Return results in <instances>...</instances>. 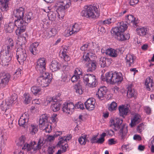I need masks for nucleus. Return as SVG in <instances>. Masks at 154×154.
Listing matches in <instances>:
<instances>
[{
	"label": "nucleus",
	"instance_id": "9d476101",
	"mask_svg": "<svg viewBox=\"0 0 154 154\" xmlns=\"http://www.w3.org/2000/svg\"><path fill=\"white\" fill-rule=\"evenodd\" d=\"M44 144L43 140L40 139L35 146L36 145V142L34 141H31L29 143L24 145V146L22 148V149H26L27 151H30L32 149H33V151H36L41 149Z\"/></svg>",
	"mask_w": 154,
	"mask_h": 154
},
{
	"label": "nucleus",
	"instance_id": "ddd939ff",
	"mask_svg": "<svg viewBox=\"0 0 154 154\" xmlns=\"http://www.w3.org/2000/svg\"><path fill=\"white\" fill-rule=\"evenodd\" d=\"M26 54L24 49H17V57L20 64H23L26 59Z\"/></svg>",
	"mask_w": 154,
	"mask_h": 154
},
{
	"label": "nucleus",
	"instance_id": "0eeeda50",
	"mask_svg": "<svg viewBox=\"0 0 154 154\" xmlns=\"http://www.w3.org/2000/svg\"><path fill=\"white\" fill-rule=\"evenodd\" d=\"M83 57V60L86 63L87 72H90L94 71L96 68V63L95 61L91 59L89 57V53H85Z\"/></svg>",
	"mask_w": 154,
	"mask_h": 154
},
{
	"label": "nucleus",
	"instance_id": "c85d7f7f",
	"mask_svg": "<svg viewBox=\"0 0 154 154\" xmlns=\"http://www.w3.org/2000/svg\"><path fill=\"white\" fill-rule=\"evenodd\" d=\"M103 49H102L101 51L102 53H104L105 52L104 51L103 52ZM105 53L106 54L111 57H116L117 55V52L114 49H107Z\"/></svg>",
	"mask_w": 154,
	"mask_h": 154
},
{
	"label": "nucleus",
	"instance_id": "20e7f679",
	"mask_svg": "<svg viewBox=\"0 0 154 154\" xmlns=\"http://www.w3.org/2000/svg\"><path fill=\"white\" fill-rule=\"evenodd\" d=\"M105 79L108 83L113 85L120 83L123 80V76L120 72H111L106 74Z\"/></svg>",
	"mask_w": 154,
	"mask_h": 154
},
{
	"label": "nucleus",
	"instance_id": "f704fd0d",
	"mask_svg": "<svg viewBox=\"0 0 154 154\" xmlns=\"http://www.w3.org/2000/svg\"><path fill=\"white\" fill-rule=\"evenodd\" d=\"M79 143L82 145H85L87 142L88 141L87 139V135L82 134L78 139Z\"/></svg>",
	"mask_w": 154,
	"mask_h": 154
},
{
	"label": "nucleus",
	"instance_id": "c756f323",
	"mask_svg": "<svg viewBox=\"0 0 154 154\" xmlns=\"http://www.w3.org/2000/svg\"><path fill=\"white\" fill-rule=\"evenodd\" d=\"M67 49H61L60 52V55L61 58H63L65 61H68L69 57L67 54Z\"/></svg>",
	"mask_w": 154,
	"mask_h": 154
},
{
	"label": "nucleus",
	"instance_id": "c9c22d12",
	"mask_svg": "<svg viewBox=\"0 0 154 154\" xmlns=\"http://www.w3.org/2000/svg\"><path fill=\"white\" fill-rule=\"evenodd\" d=\"M31 91L33 94L36 96L40 94L41 89L38 87L34 86L31 88Z\"/></svg>",
	"mask_w": 154,
	"mask_h": 154
},
{
	"label": "nucleus",
	"instance_id": "dca6fc26",
	"mask_svg": "<svg viewBox=\"0 0 154 154\" xmlns=\"http://www.w3.org/2000/svg\"><path fill=\"white\" fill-rule=\"evenodd\" d=\"M131 119V122L129 124L130 126L132 128L140 122L142 120L141 116L138 113H135L132 114Z\"/></svg>",
	"mask_w": 154,
	"mask_h": 154
},
{
	"label": "nucleus",
	"instance_id": "69168bd1",
	"mask_svg": "<svg viewBox=\"0 0 154 154\" xmlns=\"http://www.w3.org/2000/svg\"><path fill=\"white\" fill-rule=\"evenodd\" d=\"M53 99L52 98L50 97H47L46 98V100L45 103H47V104L49 103L52 101Z\"/></svg>",
	"mask_w": 154,
	"mask_h": 154
},
{
	"label": "nucleus",
	"instance_id": "2f4dec72",
	"mask_svg": "<svg viewBox=\"0 0 154 154\" xmlns=\"http://www.w3.org/2000/svg\"><path fill=\"white\" fill-rule=\"evenodd\" d=\"M9 0H0L1 3V8L3 11H6L8 9V2Z\"/></svg>",
	"mask_w": 154,
	"mask_h": 154
},
{
	"label": "nucleus",
	"instance_id": "9b49d317",
	"mask_svg": "<svg viewBox=\"0 0 154 154\" xmlns=\"http://www.w3.org/2000/svg\"><path fill=\"white\" fill-rule=\"evenodd\" d=\"M83 82L88 86L93 88L95 87L97 81L95 77L93 75L86 74L83 77Z\"/></svg>",
	"mask_w": 154,
	"mask_h": 154
},
{
	"label": "nucleus",
	"instance_id": "412c9836",
	"mask_svg": "<svg viewBox=\"0 0 154 154\" xmlns=\"http://www.w3.org/2000/svg\"><path fill=\"white\" fill-rule=\"evenodd\" d=\"M111 61L110 59L102 57L100 59L99 63L101 67L104 68L109 66L111 63Z\"/></svg>",
	"mask_w": 154,
	"mask_h": 154
},
{
	"label": "nucleus",
	"instance_id": "4d7b16f0",
	"mask_svg": "<svg viewBox=\"0 0 154 154\" xmlns=\"http://www.w3.org/2000/svg\"><path fill=\"white\" fill-rule=\"evenodd\" d=\"M69 80V79L68 78L67 76L66 75H64L62 76L61 80L62 82L66 83Z\"/></svg>",
	"mask_w": 154,
	"mask_h": 154
},
{
	"label": "nucleus",
	"instance_id": "052dcab7",
	"mask_svg": "<svg viewBox=\"0 0 154 154\" xmlns=\"http://www.w3.org/2000/svg\"><path fill=\"white\" fill-rule=\"evenodd\" d=\"M29 51L31 53L34 55H36L38 52L37 49H29Z\"/></svg>",
	"mask_w": 154,
	"mask_h": 154
},
{
	"label": "nucleus",
	"instance_id": "864d4df0",
	"mask_svg": "<svg viewBox=\"0 0 154 154\" xmlns=\"http://www.w3.org/2000/svg\"><path fill=\"white\" fill-rule=\"evenodd\" d=\"M57 32V30L56 28H53L49 32V34H50L51 36L55 35Z\"/></svg>",
	"mask_w": 154,
	"mask_h": 154
},
{
	"label": "nucleus",
	"instance_id": "f03ea898",
	"mask_svg": "<svg viewBox=\"0 0 154 154\" xmlns=\"http://www.w3.org/2000/svg\"><path fill=\"white\" fill-rule=\"evenodd\" d=\"M127 26L126 23L121 22L118 26L113 28L111 31L112 35H115V38L119 41H124L130 38L128 34H124L123 32L127 29Z\"/></svg>",
	"mask_w": 154,
	"mask_h": 154
},
{
	"label": "nucleus",
	"instance_id": "338daca9",
	"mask_svg": "<svg viewBox=\"0 0 154 154\" xmlns=\"http://www.w3.org/2000/svg\"><path fill=\"white\" fill-rule=\"evenodd\" d=\"M38 43L37 42H34L30 45L31 48H36L38 45Z\"/></svg>",
	"mask_w": 154,
	"mask_h": 154
},
{
	"label": "nucleus",
	"instance_id": "c03bdc74",
	"mask_svg": "<svg viewBox=\"0 0 154 154\" xmlns=\"http://www.w3.org/2000/svg\"><path fill=\"white\" fill-rule=\"evenodd\" d=\"M60 103H56L52 105L51 107L54 112H56L60 109Z\"/></svg>",
	"mask_w": 154,
	"mask_h": 154
},
{
	"label": "nucleus",
	"instance_id": "4468645a",
	"mask_svg": "<svg viewBox=\"0 0 154 154\" xmlns=\"http://www.w3.org/2000/svg\"><path fill=\"white\" fill-rule=\"evenodd\" d=\"M11 75L9 73H2L0 74V87L3 88L8 84Z\"/></svg>",
	"mask_w": 154,
	"mask_h": 154
},
{
	"label": "nucleus",
	"instance_id": "aec40b11",
	"mask_svg": "<svg viewBox=\"0 0 154 154\" xmlns=\"http://www.w3.org/2000/svg\"><path fill=\"white\" fill-rule=\"evenodd\" d=\"M136 57L133 54H127L125 58L127 65L129 66H133L136 61Z\"/></svg>",
	"mask_w": 154,
	"mask_h": 154
},
{
	"label": "nucleus",
	"instance_id": "49530a36",
	"mask_svg": "<svg viewBox=\"0 0 154 154\" xmlns=\"http://www.w3.org/2000/svg\"><path fill=\"white\" fill-rule=\"evenodd\" d=\"M24 103L26 104H28L30 102L31 98L29 96V95L28 94H24Z\"/></svg>",
	"mask_w": 154,
	"mask_h": 154
},
{
	"label": "nucleus",
	"instance_id": "4c0bfd02",
	"mask_svg": "<svg viewBox=\"0 0 154 154\" xmlns=\"http://www.w3.org/2000/svg\"><path fill=\"white\" fill-rule=\"evenodd\" d=\"M57 16V12L50 11L48 14V16L49 20L53 21L55 20Z\"/></svg>",
	"mask_w": 154,
	"mask_h": 154
},
{
	"label": "nucleus",
	"instance_id": "bf43d9fd",
	"mask_svg": "<svg viewBox=\"0 0 154 154\" xmlns=\"http://www.w3.org/2000/svg\"><path fill=\"white\" fill-rule=\"evenodd\" d=\"M100 23L101 25L106 24H109L111 23V22L109 21V19L104 21H100Z\"/></svg>",
	"mask_w": 154,
	"mask_h": 154
},
{
	"label": "nucleus",
	"instance_id": "8fccbe9b",
	"mask_svg": "<svg viewBox=\"0 0 154 154\" xmlns=\"http://www.w3.org/2000/svg\"><path fill=\"white\" fill-rule=\"evenodd\" d=\"M144 126L143 123L140 124L137 127V130L139 133H141L144 129Z\"/></svg>",
	"mask_w": 154,
	"mask_h": 154
},
{
	"label": "nucleus",
	"instance_id": "3c124183",
	"mask_svg": "<svg viewBox=\"0 0 154 154\" xmlns=\"http://www.w3.org/2000/svg\"><path fill=\"white\" fill-rule=\"evenodd\" d=\"M74 108L83 109L84 108L83 104L81 102H79L74 106Z\"/></svg>",
	"mask_w": 154,
	"mask_h": 154
},
{
	"label": "nucleus",
	"instance_id": "680f3d73",
	"mask_svg": "<svg viewBox=\"0 0 154 154\" xmlns=\"http://www.w3.org/2000/svg\"><path fill=\"white\" fill-rule=\"evenodd\" d=\"M138 2V0H130L129 3L131 5L133 6L137 4Z\"/></svg>",
	"mask_w": 154,
	"mask_h": 154
},
{
	"label": "nucleus",
	"instance_id": "b1692460",
	"mask_svg": "<svg viewBox=\"0 0 154 154\" xmlns=\"http://www.w3.org/2000/svg\"><path fill=\"white\" fill-rule=\"evenodd\" d=\"M107 91L106 88L105 86L100 87L98 89L96 95L97 96L98 98L100 99L103 98L104 95L106 94Z\"/></svg>",
	"mask_w": 154,
	"mask_h": 154
},
{
	"label": "nucleus",
	"instance_id": "72a5a7b5",
	"mask_svg": "<svg viewBox=\"0 0 154 154\" xmlns=\"http://www.w3.org/2000/svg\"><path fill=\"white\" fill-rule=\"evenodd\" d=\"M58 2L60 3V5L67 8L69 7L71 4L70 0H58Z\"/></svg>",
	"mask_w": 154,
	"mask_h": 154
},
{
	"label": "nucleus",
	"instance_id": "473e14b6",
	"mask_svg": "<svg viewBox=\"0 0 154 154\" xmlns=\"http://www.w3.org/2000/svg\"><path fill=\"white\" fill-rule=\"evenodd\" d=\"M15 22V21H14ZM15 23L10 22L6 26L5 31L7 33H11L13 32L14 30Z\"/></svg>",
	"mask_w": 154,
	"mask_h": 154
},
{
	"label": "nucleus",
	"instance_id": "a878e982",
	"mask_svg": "<svg viewBox=\"0 0 154 154\" xmlns=\"http://www.w3.org/2000/svg\"><path fill=\"white\" fill-rule=\"evenodd\" d=\"M60 67V64L57 60H54L52 61L50 68L52 72H55L59 69Z\"/></svg>",
	"mask_w": 154,
	"mask_h": 154
},
{
	"label": "nucleus",
	"instance_id": "79ce46f5",
	"mask_svg": "<svg viewBox=\"0 0 154 154\" xmlns=\"http://www.w3.org/2000/svg\"><path fill=\"white\" fill-rule=\"evenodd\" d=\"M8 125L9 128H12L16 125V122L14 120V118L10 116V118L8 119Z\"/></svg>",
	"mask_w": 154,
	"mask_h": 154
},
{
	"label": "nucleus",
	"instance_id": "6e6d98bb",
	"mask_svg": "<svg viewBox=\"0 0 154 154\" xmlns=\"http://www.w3.org/2000/svg\"><path fill=\"white\" fill-rule=\"evenodd\" d=\"M68 147V144L65 143L63 145L60 146V147L62 149V151L63 152H65L67 148Z\"/></svg>",
	"mask_w": 154,
	"mask_h": 154
},
{
	"label": "nucleus",
	"instance_id": "603ef678",
	"mask_svg": "<svg viewBox=\"0 0 154 154\" xmlns=\"http://www.w3.org/2000/svg\"><path fill=\"white\" fill-rule=\"evenodd\" d=\"M82 70L81 68H76L74 71V74L80 77L82 75Z\"/></svg>",
	"mask_w": 154,
	"mask_h": 154
},
{
	"label": "nucleus",
	"instance_id": "de8ad7c7",
	"mask_svg": "<svg viewBox=\"0 0 154 154\" xmlns=\"http://www.w3.org/2000/svg\"><path fill=\"white\" fill-rule=\"evenodd\" d=\"M117 107V104L116 103L114 102H112L108 107V109L109 111H112L116 109Z\"/></svg>",
	"mask_w": 154,
	"mask_h": 154
},
{
	"label": "nucleus",
	"instance_id": "7ed1b4c3",
	"mask_svg": "<svg viewBox=\"0 0 154 154\" xmlns=\"http://www.w3.org/2000/svg\"><path fill=\"white\" fill-rule=\"evenodd\" d=\"M33 14L31 12H29L25 17V21L23 19H17L15 20V25L17 28L16 30V33L17 35H20L21 33L24 32L26 28V26L31 20L33 19Z\"/></svg>",
	"mask_w": 154,
	"mask_h": 154
},
{
	"label": "nucleus",
	"instance_id": "f8f14e48",
	"mask_svg": "<svg viewBox=\"0 0 154 154\" xmlns=\"http://www.w3.org/2000/svg\"><path fill=\"white\" fill-rule=\"evenodd\" d=\"M45 59L44 58H41L37 61L36 65V70L39 71L40 73L46 72L45 71Z\"/></svg>",
	"mask_w": 154,
	"mask_h": 154
},
{
	"label": "nucleus",
	"instance_id": "6ab92c4d",
	"mask_svg": "<svg viewBox=\"0 0 154 154\" xmlns=\"http://www.w3.org/2000/svg\"><path fill=\"white\" fill-rule=\"evenodd\" d=\"M29 119V116L27 113L23 114L19 120V125L20 126L25 127L27 125Z\"/></svg>",
	"mask_w": 154,
	"mask_h": 154
},
{
	"label": "nucleus",
	"instance_id": "13d9d810",
	"mask_svg": "<svg viewBox=\"0 0 154 154\" xmlns=\"http://www.w3.org/2000/svg\"><path fill=\"white\" fill-rule=\"evenodd\" d=\"M54 146H51L48 147V154H53L54 152Z\"/></svg>",
	"mask_w": 154,
	"mask_h": 154
},
{
	"label": "nucleus",
	"instance_id": "2eb2a0df",
	"mask_svg": "<svg viewBox=\"0 0 154 154\" xmlns=\"http://www.w3.org/2000/svg\"><path fill=\"white\" fill-rule=\"evenodd\" d=\"M17 95L14 94L12 95L10 99L8 100V101H6L4 105H2L1 106L2 110L3 111H5V115H8L6 113V110L9 109L12 104L13 103L14 101H15L17 99Z\"/></svg>",
	"mask_w": 154,
	"mask_h": 154
},
{
	"label": "nucleus",
	"instance_id": "f257e3e1",
	"mask_svg": "<svg viewBox=\"0 0 154 154\" xmlns=\"http://www.w3.org/2000/svg\"><path fill=\"white\" fill-rule=\"evenodd\" d=\"M110 126L112 127L115 131H117L120 129L119 135L121 139L123 140L126 138L128 132L127 127L122 124V120L120 119L115 117L110 120Z\"/></svg>",
	"mask_w": 154,
	"mask_h": 154
},
{
	"label": "nucleus",
	"instance_id": "1a4fd4ad",
	"mask_svg": "<svg viewBox=\"0 0 154 154\" xmlns=\"http://www.w3.org/2000/svg\"><path fill=\"white\" fill-rule=\"evenodd\" d=\"M48 119L47 114H45L42 115L39 119V125L41 129L45 130L46 132L49 133L51 130V126L48 125Z\"/></svg>",
	"mask_w": 154,
	"mask_h": 154
},
{
	"label": "nucleus",
	"instance_id": "bb28decb",
	"mask_svg": "<svg viewBox=\"0 0 154 154\" xmlns=\"http://www.w3.org/2000/svg\"><path fill=\"white\" fill-rule=\"evenodd\" d=\"M145 85L146 89L150 91L151 88L154 86V83L152 77L147 78L145 82Z\"/></svg>",
	"mask_w": 154,
	"mask_h": 154
},
{
	"label": "nucleus",
	"instance_id": "09e8293b",
	"mask_svg": "<svg viewBox=\"0 0 154 154\" xmlns=\"http://www.w3.org/2000/svg\"><path fill=\"white\" fill-rule=\"evenodd\" d=\"M21 69H18L13 75L14 79H16L20 76L21 74Z\"/></svg>",
	"mask_w": 154,
	"mask_h": 154
},
{
	"label": "nucleus",
	"instance_id": "5701e85b",
	"mask_svg": "<svg viewBox=\"0 0 154 154\" xmlns=\"http://www.w3.org/2000/svg\"><path fill=\"white\" fill-rule=\"evenodd\" d=\"M119 115L120 116L124 117L128 115L129 112L128 108L124 105L120 106L119 107Z\"/></svg>",
	"mask_w": 154,
	"mask_h": 154
},
{
	"label": "nucleus",
	"instance_id": "774afa93",
	"mask_svg": "<svg viewBox=\"0 0 154 154\" xmlns=\"http://www.w3.org/2000/svg\"><path fill=\"white\" fill-rule=\"evenodd\" d=\"M134 139L135 140H141V137L139 135L135 134L134 136Z\"/></svg>",
	"mask_w": 154,
	"mask_h": 154
},
{
	"label": "nucleus",
	"instance_id": "cd10ccee",
	"mask_svg": "<svg viewBox=\"0 0 154 154\" xmlns=\"http://www.w3.org/2000/svg\"><path fill=\"white\" fill-rule=\"evenodd\" d=\"M132 84H130L128 85L127 89V96L129 98L132 97H134L136 95V93L133 89V87Z\"/></svg>",
	"mask_w": 154,
	"mask_h": 154
},
{
	"label": "nucleus",
	"instance_id": "e433bc0d",
	"mask_svg": "<svg viewBox=\"0 0 154 154\" xmlns=\"http://www.w3.org/2000/svg\"><path fill=\"white\" fill-rule=\"evenodd\" d=\"M30 133L33 135L36 133L38 130V126L36 125L31 124L29 129Z\"/></svg>",
	"mask_w": 154,
	"mask_h": 154
},
{
	"label": "nucleus",
	"instance_id": "5fc2aeb1",
	"mask_svg": "<svg viewBox=\"0 0 154 154\" xmlns=\"http://www.w3.org/2000/svg\"><path fill=\"white\" fill-rule=\"evenodd\" d=\"M80 78V77L74 74L71 77V80L72 82H75Z\"/></svg>",
	"mask_w": 154,
	"mask_h": 154
},
{
	"label": "nucleus",
	"instance_id": "a211bd4d",
	"mask_svg": "<svg viewBox=\"0 0 154 154\" xmlns=\"http://www.w3.org/2000/svg\"><path fill=\"white\" fill-rule=\"evenodd\" d=\"M95 99L93 98H89L85 102V107L89 110H93L95 107Z\"/></svg>",
	"mask_w": 154,
	"mask_h": 154
},
{
	"label": "nucleus",
	"instance_id": "6e6552de",
	"mask_svg": "<svg viewBox=\"0 0 154 154\" xmlns=\"http://www.w3.org/2000/svg\"><path fill=\"white\" fill-rule=\"evenodd\" d=\"M85 10H83L81 13V15L82 17L87 18L91 17L93 18L96 17L94 12L97 14L98 9L94 6H90L88 7H85Z\"/></svg>",
	"mask_w": 154,
	"mask_h": 154
},
{
	"label": "nucleus",
	"instance_id": "4be33fe9",
	"mask_svg": "<svg viewBox=\"0 0 154 154\" xmlns=\"http://www.w3.org/2000/svg\"><path fill=\"white\" fill-rule=\"evenodd\" d=\"M24 13V8L22 7L14 11V15L15 17L17 18V19H23Z\"/></svg>",
	"mask_w": 154,
	"mask_h": 154
},
{
	"label": "nucleus",
	"instance_id": "393cba45",
	"mask_svg": "<svg viewBox=\"0 0 154 154\" xmlns=\"http://www.w3.org/2000/svg\"><path fill=\"white\" fill-rule=\"evenodd\" d=\"M67 8H65L63 6L60 5L57 9L56 11L57 12V17L59 18H63L65 14V10Z\"/></svg>",
	"mask_w": 154,
	"mask_h": 154
},
{
	"label": "nucleus",
	"instance_id": "a18cd8bd",
	"mask_svg": "<svg viewBox=\"0 0 154 154\" xmlns=\"http://www.w3.org/2000/svg\"><path fill=\"white\" fill-rule=\"evenodd\" d=\"M135 20V18L132 15H128L127 16L126 20H127L126 22L125 23L127 24L128 23H131L133 22Z\"/></svg>",
	"mask_w": 154,
	"mask_h": 154
},
{
	"label": "nucleus",
	"instance_id": "a19ab883",
	"mask_svg": "<svg viewBox=\"0 0 154 154\" xmlns=\"http://www.w3.org/2000/svg\"><path fill=\"white\" fill-rule=\"evenodd\" d=\"M25 140L26 138L24 136H22L20 137L19 138V141L17 143V145L18 146H23V147L24 145L27 144L28 143H25Z\"/></svg>",
	"mask_w": 154,
	"mask_h": 154
},
{
	"label": "nucleus",
	"instance_id": "39448f33",
	"mask_svg": "<svg viewBox=\"0 0 154 154\" xmlns=\"http://www.w3.org/2000/svg\"><path fill=\"white\" fill-rule=\"evenodd\" d=\"M12 57V54L8 49H3L0 52V64L2 66L8 65Z\"/></svg>",
	"mask_w": 154,
	"mask_h": 154
},
{
	"label": "nucleus",
	"instance_id": "ea45409f",
	"mask_svg": "<svg viewBox=\"0 0 154 154\" xmlns=\"http://www.w3.org/2000/svg\"><path fill=\"white\" fill-rule=\"evenodd\" d=\"M146 29L143 27L139 29H137L136 30V31L137 34L141 36H143L146 35Z\"/></svg>",
	"mask_w": 154,
	"mask_h": 154
},
{
	"label": "nucleus",
	"instance_id": "423d86ee",
	"mask_svg": "<svg viewBox=\"0 0 154 154\" xmlns=\"http://www.w3.org/2000/svg\"><path fill=\"white\" fill-rule=\"evenodd\" d=\"M40 74L41 75L37 79L38 85L42 87H47L51 82V77L48 73L44 72Z\"/></svg>",
	"mask_w": 154,
	"mask_h": 154
},
{
	"label": "nucleus",
	"instance_id": "58836bf2",
	"mask_svg": "<svg viewBox=\"0 0 154 154\" xmlns=\"http://www.w3.org/2000/svg\"><path fill=\"white\" fill-rule=\"evenodd\" d=\"M74 89L76 93L79 94H82L83 93L82 87L79 84L75 85L74 86Z\"/></svg>",
	"mask_w": 154,
	"mask_h": 154
},
{
	"label": "nucleus",
	"instance_id": "f3484780",
	"mask_svg": "<svg viewBox=\"0 0 154 154\" xmlns=\"http://www.w3.org/2000/svg\"><path fill=\"white\" fill-rule=\"evenodd\" d=\"M74 105L72 102L65 103L63 104L62 110L64 112L70 114L74 111Z\"/></svg>",
	"mask_w": 154,
	"mask_h": 154
},
{
	"label": "nucleus",
	"instance_id": "0e129e2a",
	"mask_svg": "<svg viewBox=\"0 0 154 154\" xmlns=\"http://www.w3.org/2000/svg\"><path fill=\"white\" fill-rule=\"evenodd\" d=\"M55 136L49 135L47 138L48 141L51 142L54 140L55 138Z\"/></svg>",
	"mask_w": 154,
	"mask_h": 154
},
{
	"label": "nucleus",
	"instance_id": "7c9ffc66",
	"mask_svg": "<svg viewBox=\"0 0 154 154\" xmlns=\"http://www.w3.org/2000/svg\"><path fill=\"white\" fill-rule=\"evenodd\" d=\"M71 138L70 135H68L66 137L63 136L61 137L59 139V141L57 144V146L60 147V146L65 144V142H67V141L69 140Z\"/></svg>",
	"mask_w": 154,
	"mask_h": 154
},
{
	"label": "nucleus",
	"instance_id": "37998d69",
	"mask_svg": "<svg viewBox=\"0 0 154 154\" xmlns=\"http://www.w3.org/2000/svg\"><path fill=\"white\" fill-rule=\"evenodd\" d=\"M80 28L79 27L78 24L75 23L73 25L72 30L71 31L69 32V34L70 35H71L73 33L78 32Z\"/></svg>",
	"mask_w": 154,
	"mask_h": 154
},
{
	"label": "nucleus",
	"instance_id": "e2e57ef3",
	"mask_svg": "<svg viewBox=\"0 0 154 154\" xmlns=\"http://www.w3.org/2000/svg\"><path fill=\"white\" fill-rule=\"evenodd\" d=\"M144 110L148 114H150L151 112V109L148 106L144 107Z\"/></svg>",
	"mask_w": 154,
	"mask_h": 154
}]
</instances>
